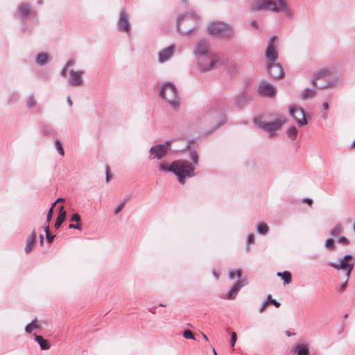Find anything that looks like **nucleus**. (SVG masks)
<instances>
[{
    "label": "nucleus",
    "mask_w": 355,
    "mask_h": 355,
    "mask_svg": "<svg viewBox=\"0 0 355 355\" xmlns=\"http://www.w3.org/2000/svg\"><path fill=\"white\" fill-rule=\"evenodd\" d=\"M15 17L19 20L20 30L24 33H31L38 23L37 12L32 9L28 2H21L16 8Z\"/></svg>",
    "instance_id": "nucleus-1"
},
{
    "label": "nucleus",
    "mask_w": 355,
    "mask_h": 355,
    "mask_svg": "<svg viewBox=\"0 0 355 355\" xmlns=\"http://www.w3.org/2000/svg\"><path fill=\"white\" fill-rule=\"evenodd\" d=\"M200 19V16L193 10L181 12L176 17V30L182 35H192L198 29Z\"/></svg>",
    "instance_id": "nucleus-2"
},
{
    "label": "nucleus",
    "mask_w": 355,
    "mask_h": 355,
    "mask_svg": "<svg viewBox=\"0 0 355 355\" xmlns=\"http://www.w3.org/2000/svg\"><path fill=\"white\" fill-rule=\"evenodd\" d=\"M225 107L226 105L224 101L214 102L210 108L205 112L204 120L211 123L214 128H220L226 121V116L224 114Z\"/></svg>",
    "instance_id": "nucleus-3"
},
{
    "label": "nucleus",
    "mask_w": 355,
    "mask_h": 355,
    "mask_svg": "<svg viewBox=\"0 0 355 355\" xmlns=\"http://www.w3.org/2000/svg\"><path fill=\"white\" fill-rule=\"evenodd\" d=\"M173 174H174L181 184H184L187 180L196 176V168L189 164V161L178 159L174 161Z\"/></svg>",
    "instance_id": "nucleus-4"
},
{
    "label": "nucleus",
    "mask_w": 355,
    "mask_h": 355,
    "mask_svg": "<svg viewBox=\"0 0 355 355\" xmlns=\"http://www.w3.org/2000/svg\"><path fill=\"white\" fill-rule=\"evenodd\" d=\"M159 96L174 110L180 105V98L175 85L171 82L164 83L159 89Z\"/></svg>",
    "instance_id": "nucleus-5"
},
{
    "label": "nucleus",
    "mask_w": 355,
    "mask_h": 355,
    "mask_svg": "<svg viewBox=\"0 0 355 355\" xmlns=\"http://www.w3.org/2000/svg\"><path fill=\"white\" fill-rule=\"evenodd\" d=\"M116 29L119 33L125 34L128 37L132 35V25L130 21V15L124 8L120 10L116 21Z\"/></svg>",
    "instance_id": "nucleus-6"
},
{
    "label": "nucleus",
    "mask_w": 355,
    "mask_h": 355,
    "mask_svg": "<svg viewBox=\"0 0 355 355\" xmlns=\"http://www.w3.org/2000/svg\"><path fill=\"white\" fill-rule=\"evenodd\" d=\"M254 124L260 129L268 132L270 138L275 136V131L281 129L282 125L286 123V119L280 117L272 121H265L261 118L254 119Z\"/></svg>",
    "instance_id": "nucleus-7"
},
{
    "label": "nucleus",
    "mask_w": 355,
    "mask_h": 355,
    "mask_svg": "<svg viewBox=\"0 0 355 355\" xmlns=\"http://www.w3.org/2000/svg\"><path fill=\"white\" fill-rule=\"evenodd\" d=\"M171 143L172 141H166L162 144H156L150 147L148 159L150 160H161L165 157L171 150Z\"/></svg>",
    "instance_id": "nucleus-8"
},
{
    "label": "nucleus",
    "mask_w": 355,
    "mask_h": 355,
    "mask_svg": "<svg viewBox=\"0 0 355 355\" xmlns=\"http://www.w3.org/2000/svg\"><path fill=\"white\" fill-rule=\"evenodd\" d=\"M250 10L252 12L270 10L273 12H282L278 8L277 3L273 0H257L250 4Z\"/></svg>",
    "instance_id": "nucleus-9"
},
{
    "label": "nucleus",
    "mask_w": 355,
    "mask_h": 355,
    "mask_svg": "<svg viewBox=\"0 0 355 355\" xmlns=\"http://www.w3.org/2000/svg\"><path fill=\"white\" fill-rule=\"evenodd\" d=\"M277 36H272L267 44L265 49L264 55L266 59L267 63H273L277 62L279 53L277 51Z\"/></svg>",
    "instance_id": "nucleus-10"
},
{
    "label": "nucleus",
    "mask_w": 355,
    "mask_h": 355,
    "mask_svg": "<svg viewBox=\"0 0 355 355\" xmlns=\"http://www.w3.org/2000/svg\"><path fill=\"white\" fill-rule=\"evenodd\" d=\"M199 69L202 72H206L212 70L216 67L217 63L219 62V58L217 54L210 55L203 58H197Z\"/></svg>",
    "instance_id": "nucleus-11"
},
{
    "label": "nucleus",
    "mask_w": 355,
    "mask_h": 355,
    "mask_svg": "<svg viewBox=\"0 0 355 355\" xmlns=\"http://www.w3.org/2000/svg\"><path fill=\"white\" fill-rule=\"evenodd\" d=\"M288 110L290 115L295 120L299 127L304 126L308 123V117L301 106L291 105Z\"/></svg>",
    "instance_id": "nucleus-12"
},
{
    "label": "nucleus",
    "mask_w": 355,
    "mask_h": 355,
    "mask_svg": "<svg viewBox=\"0 0 355 355\" xmlns=\"http://www.w3.org/2000/svg\"><path fill=\"white\" fill-rule=\"evenodd\" d=\"M193 54L196 59L201 58L202 60L207 55H214L215 53L210 51L209 40L206 39H200L195 46Z\"/></svg>",
    "instance_id": "nucleus-13"
},
{
    "label": "nucleus",
    "mask_w": 355,
    "mask_h": 355,
    "mask_svg": "<svg viewBox=\"0 0 355 355\" xmlns=\"http://www.w3.org/2000/svg\"><path fill=\"white\" fill-rule=\"evenodd\" d=\"M267 70L268 74L273 79H282L284 76V71L282 68L281 64L278 62H275L273 63H267L266 64Z\"/></svg>",
    "instance_id": "nucleus-14"
},
{
    "label": "nucleus",
    "mask_w": 355,
    "mask_h": 355,
    "mask_svg": "<svg viewBox=\"0 0 355 355\" xmlns=\"http://www.w3.org/2000/svg\"><path fill=\"white\" fill-rule=\"evenodd\" d=\"M353 257L351 254H346L339 259L338 263L329 261L327 264L337 270H344L352 266H354L352 261Z\"/></svg>",
    "instance_id": "nucleus-15"
},
{
    "label": "nucleus",
    "mask_w": 355,
    "mask_h": 355,
    "mask_svg": "<svg viewBox=\"0 0 355 355\" xmlns=\"http://www.w3.org/2000/svg\"><path fill=\"white\" fill-rule=\"evenodd\" d=\"M257 92L261 96L272 98L276 94V88L269 83L262 82L257 87Z\"/></svg>",
    "instance_id": "nucleus-16"
},
{
    "label": "nucleus",
    "mask_w": 355,
    "mask_h": 355,
    "mask_svg": "<svg viewBox=\"0 0 355 355\" xmlns=\"http://www.w3.org/2000/svg\"><path fill=\"white\" fill-rule=\"evenodd\" d=\"M175 47L176 46L175 44H171L168 46L159 51L157 54L158 62L160 64H164L170 60L175 51Z\"/></svg>",
    "instance_id": "nucleus-17"
},
{
    "label": "nucleus",
    "mask_w": 355,
    "mask_h": 355,
    "mask_svg": "<svg viewBox=\"0 0 355 355\" xmlns=\"http://www.w3.org/2000/svg\"><path fill=\"white\" fill-rule=\"evenodd\" d=\"M83 71L71 70L69 72L68 84L71 87H80L83 85Z\"/></svg>",
    "instance_id": "nucleus-18"
},
{
    "label": "nucleus",
    "mask_w": 355,
    "mask_h": 355,
    "mask_svg": "<svg viewBox=\"0 0 355 355\" xmlns=\"http://www.w3.org/2000/svg\"><path fill=\"white\" fill-rule=\"evenodd\" d=\"M182 150L185 151L187 158L190 160L189 164H192V166L195 167V166L198 164L199 155L196 149L187 146L186 148H183Z\"/></svg>",
    "instance_id": "nucleus-19"
},
{
    "label": "nucleus",
    "mask_w": 355,
    "mask_h": 355,
    "mask_svg": "<svg viewBox=\"0 0 355 355\" xmlns=\"http://www.w3.org/2000/svg\"><path fill=\"white\" fill-rule=\"evenodd\" d=\"M277 8L284 13L286 17L291 19L293 15V10L285 0H276Z\"/></svg>",
    "instance_id": "nucleus-20"
},
{
    "label": "nucleus",
    "mask_w": 355,
    "mask_h": 355,
    "mask_svg": "<svg viewBox=\"0 0 355 355\" xmlns=\"http://www.w3.org/2000/svg\"><path fill=\"white\" fill-rule=\"evenodd\" d=\"M52 60V58L46 52H40L35 55V64L39 67H43L49 64Z\"/></svg>",
    "instance_id": "nucleus-21"
},
{
    "label": "nucleus",
    "mask_w": 355,
    "mask_h": 355,
    "mask_svg": "<svg viewBox=\"0 0 355 355\" xmlns=\"http://www.w3.org/2000/svg\"><path fill=\"white\" fill-rule=\"evenodd\" d=\"M226 24L227 23L223 21H214L211 23L208 26L209 33L212 35L218 36L223 31V28H225Z\"/></svg>",
    "instance_id": "nucleus-22"
},
{
    "label": "nucleus",
    "mask_w": 355,
    "mask_h": 355,
    "mask_svg": "<svg viewBox=\"0 0 355 355\" xmlns=\"http://www.w3.org/2000/svg\"><path fill=\"white\" fill-rule=\"evenodd\" d=\"M234 34L235 31L234 27L228 24H226L225 28H223V31L220 32L218 37L221 39L230 40L234 36Z\"/></svg>",
    "instance_id": "nucleus-23"
},
{
    "label": "nucleus",
    "mask_w": 355,
    "mask_h": 355,
    "mask_svg": "<svg viewBox=\"0 0 355 355\" xmlns=\"http://www.w3.org/2000/svg\"><path fill=\"white\" fill-rule=\"evenodd\" d=\"M25 103L26 107L28 110H40L38 103L34 94H30L27 96V97L26 98Z\"/></svg>",
    "instance_id": "nucleus-24"
},
{
    "label": "nucleus",
    "mask_w": 355,
    "mask_h": 355,
    "mask_svg": "<svg viewBox=\"0 0 355 355\" xmlns=\"http://www.w3.org/2000/svg\"><path fill=\"white\" fill-rule=\"evenodd\" d=\"M37 238V232L35 230H33L31 235L27 238L24 251L26 254L31 252L33 248L34 243Z\"/></svg>",
    "instance_id": "nucleus-25"
},
{
    "label": "nucleus",
    "mask_w": 355,
    "mask_h": 355,
    "mask_svg": "<svg viewBox=\"0 0 355 355\" xmlns=\"http://www.w3.org/2000/svg\"><path fill=\"white\" fill-rule=\"evenodd\" d=\"M270 304H273L277 308L280 306V303L273 299L270 295H268L266 300L261 304L259 312L262 313Z\"/></svg>",
    "instance_id": "nucleus-26"
},
{
    "label": "nucleus",
    "mask_w": 355,
    "mask_h": 355,
    "mask_svg": "<svg viewBox=\"0 0 355 355\" xmlns=\"http://www.w3.org/2000/svg\"><path fill=\"white\" fill-rule=\"evenodd\" d=\"M174 161L169 164L166 161H162L158 164V168L161 172L163 173H172L173 171Z\"/></svg>",
    "instance_id": "nucleus-27"
},
{
    "label": "nucleus",
    "mask_w": 355,
    "mask_h": 355,
    "mask_svg": "<svg viewBox=\"0 0 355 355\" xmlns=\"http://www.w3.org/2000/svg\"><path fill=\"white\" fill-rule=\"evenodd\" d=\"M316 94L315 89L306 87L302 90L301 93V98L302 101H306L309 98H315Z\"/></svg>",
    "instance_id": "nucleus-28"
},
{
    "label": "nucleus",
    "mask_w": 355,
    "mask_h": 355,
    "mask_svg": "<svg viewBox=\"0 0 355 355\" xmlns=\"http://www.w3.org/2000/svg\"><path fill=\"white\" fill-rule=\"evenodd\" d=\"M297 355H309V347L307 344L299 343L294 349Z\"/></svg>",
    "instance_id": "nucleus-29"
},
{
    "label": "nucleus",
    "mask_w": 355,
    "mask_h": 355,
    "mask_svg": "<svg viewBox=\"0 0 355 355\" xmlns=\"http://www.w3.org/2000/svg\"><path fill=\"white\" fill-rule=\"evenodd\" d=\"M65 218H66V212L64 210V207L60 206L59 207V214H58V216L57 217L56 221L54 225L56 229H58L61 226L62 223L64 221Z\"/></svg>",
    "instance_id": "nucleus-30"
},
{
    "label": "nucleus",
    "mask_w": 355,
    "mask_h": 355,
    "mask_svg": "<svg viewBox=\"0 0 355 355\" xmlns=\"http://www.w3.org/2000/svg\"><path fill=\"white\" fill-rule=\"evenodd\" d=\"M333 69L329 67H324L317 70L314 75L316 76V78L318 80L322 79L327 76H329L332 73Z\"/></svg>",
    "instance_id": "nucleus-31"
},
{
    "label": "nucleus",
    "mask_w": 355,
    "mask_h": 355,
    "mask_svg": "<svg viewBox=\"0 0 355 355\" xmlns=\"http://www.w3.org/2000/svg\"><path fill=\"white\" fill-rule=\"evenodd\" d=\"M35 340L40 345L42 350H48L51 347L49 341L41 336L35 335Z\"/></svg>",
    "instance_id": "nucleus-32"
},
{
    "label": "nucleus",
    "mask_w": 355,
    "mask_h": 355,
    "mask_svg": "<svg viewBox=\"0 0 355 355\" xmlns=\"http://www.w3.org/2000/svg\"><path fill=\"white\" fill-rule=\"evenodd\" d=\"M240 289L241 288L239 287V286H237L236 284H234L231 287L229 292L227 293V295L225 296V299L229 300H234L236 297L237 294H238L239 291H240Z\"/></svg>",
    "instance_id": "nucleus-33"
},
{
    "label": "nucleus",
    "mask_w": 355,
    "mask_h": 355,
    "mask_svg": "<svg viewBox=\"0 0 355 355\" xmlns=\"http://www.w3.org/2000/svg\"><path fill=\"white\" fill-rule=\"evenodd\" d=\"M40 134L44 137L53 136L55 130L49 125H43L40 128Z\"/></svg>",
    "instance_id": "nucleus-34"
},
{
    "label": "nucleus",
    "mask_w": 355,
    "mask_h": 355,
    "mask_svg": "<svg viewBox=\"0 0 355 355\" xmlns=\"http://www.w3.org/2000/svg\"><path fill=\"white\" fill-rule=\"evenodd\" d=\"M277 275L284 281V284H288L292 281L291 273L289 271L278 272Z\"/></svg>",
    "instance_id": "nucleus-35"
},
{
    "label": "nucleus",
    "mask_w": 355,
    "mask_h": 355,
    "mask_svg": "<svg viewBox=\"0 0 355 355\" xmlns=\"http://www.w3.org/2000/svg\"><path fill=\"white\" fill-rule=\"evenodd\" d=\"M40 327V326L38 324L37 319H35V320H33L30 323H28L25 327V331L27 334H31L34 329H38Z\"/></svg>",
    "instance_id": "nucleus-36"
},
{
    "label": "nucleus",
    "mask_w": 355,
    "mask_h": 355,
    "mask_svg": "<svg viewBox=\"0 0 355 355\" xmlns=\"http://www.w3.org/2000/svg\"><path fill=\"white\" fill-rule=\"evenodd\" d=\"M269 232V227L265 223H259L257 226V232L260 235H266Z\"/></svg>",
    "instance_id": "nucleus-37"
},
{
    "label": "nucleus",
    "mask_w": 355,
    "mask_h": 355,
    "mask_svg": "<svg viewBox=\"0 0 355 355\" xmlns=\"http://www.w3.org/2000/svg\"><path fill=\"white\" fill-rule=\"evenodd\" d=\"M342 80V77L337 76L328 81L327 86H329V88H335L341 83Z\"/></svg>",
    "instance_id": "nucleus-38"
},
{
    "label": "nucleus",
    "mask_w": 355,
    "mask_h": 355,
    "mask_svg": "<svg viewBox=\"0 0 355 355\" xmlns=\"http://www.w3.org/2000/svg\"><path fill=\"white\" fill-rule=\"evenodd\" d=\"M298 130L296 127L291 126L286 131V135L292 141H295L297 137Z\"/></svg>",
    "instance_id": "nucleus-39"
},
{
    "label": "nucleus",
    "mask_w": 355,
    "mask_h": 355,
    "mask_svg": "<svg viewBox=\"0 0 355 355\" xmlns=\"http://www.w3.org/2000/svg\"><path fill=\"white\" fill-rule=\"evenodd\" d=\"M241 275H242V270L241 269H236V270H230L229 272H228V277L233 280L235 277H236L239 279H241Z\"/></svg>",
    "instance_id": "nucleus-40"
},
{
    "label": "nucleus",
    "mask_w": 355,
    "mask_h": 355,
    "mask_svg": "<svg viewBox=\"0 0 355 355\" xmlns=\"http://www.w3.org/2000/svg\"><path fill=\"white\" fill-rule=\"evenodd\" d=\"M246 100L245 96L244 94H241L237 96L234 100V103L236 105L241 107L243 105L245 101Z\"/></svg>",
    "instance_id": "nucleus-41"
},
{
    "label": "nucleus",
    "mask_w": 355,
    "mask_h": 355,
    "mask_svg": "<svg viewBox=\"0 0 355 355\" xmlns=\"http://www.w3.org/2000/svg\"><path fill=\"white\" fill-rule=\"evenodd\" d=\"M55 146L56 148V150H58V153L63 157L64 155V150L62 147V145L60 142V141L58 139H56L54 141Z\"/></svg>",
    "instance_id": "nucleus-42"
},
{
    "label": "nucleus",
    "mask_w": 355,
    "mask_h": 355,
    "mask_svg": "<svg viewBox=\"0 0 355 355\" xmlns=\"http://www.w3.org/2000/svg\"><path fill=\"white\" fill-rule=\"evenodd\" d=\"M254 242V234H250L248 235V239H247V241H246V244H245V250L246 252H250V245L251 243H253Z\"/></svg>",
    "instance_id": "nucleus-43"
},
{
    "label": "nucleus",
    "mask_w": 355,
    "mask_h": 355,
    "mask_svg": "<svg viewBox=\"0 0 355 355\" xmlns=\"http://www.w3.org/2000/svg\"><path fill=\"white\" fill-rule=\"evenodd\" d=\"M44 230L45 231L46 236V239H47L48 242L51 243L54 239L55 235H53L50 233L49 225H44Z\"/></svg>",
    "instance_id": "nucleus-44"
},
{
    "label": "nucleus",
    "mask_w": 355,
    "mask_h": 355,
    "mask_svg": "<svg viewBox=\"0 0 355 355\" xmlns=\"http://www.w3.org/2000/svg\"><path fill=\"white\" fill-rule=\"evenodd\" d=\"M342 227L340 225H336L334 228H332L330 231V234L336 236L340 234L342 232Z\"/></svg>",
    "instance_id": "nucleus-45"
},
{
    "label": "nucleus",
    "mask_w": 355,
    "mask_h": 355,
    "mask_svg": "<svg viewBox=\"0 0 355 355\" xmlns=\"http://www.w3.org/2000/svg\"><path fill=\"white\" fill-rule=\"evenodd\" d=\"M8 98L9 102L14 103L19 99V95L15 92H12L8 94Z\"/></svg>",
    "instance_id": "nucleus-46"
},
{
    "label": "nucleus",
    "mask_w": 355,
    "mask_h": 355,
    "mask_svg": "<svg viewBox=\"0 0 355 355\" xmlns=\"http://www.w3.org/2000/svg\"><path fill=\"white\" fill-rule=\"evenodd\" d=\"M324 245H325V247H327V248H329L331 250H335L334 241V239L331 238L327 239L326 240V241L324 243Z\"/></svg>",
    "instance_id": "nucleus-47"
},
{
    "label": "nucleus",
    "mask_w": 355,
    "mask_h": 355,
    "mask_svg": "<svg viewBox=\"0 0 355 355\" xmlns=\"http://www.w3.org/2000/svg\"><path fill=\"white\" fill-rule=\"evenodd\" d=\"M183 337L186 339H192V340L196 339L193 333L189 330H185L183 332Z\"/></svg>",
    "instance_id": "nucleus-48"
},
{
    "label": "nucleus",
    "mask_w": 355,
    "mask_h": 355,
    "mask_svg": "<svg viewBox=\"0 0 355 355\" xmlns=\"http://www.w3.org/2000/svg\"><path fill=\"white\" fill-rule=\"evenodd\" d=\"M240 288L246 286L248 284V279L246 278H243L242 279H239L237 282L235 283Z\"/></svg>",
    "instance_id": "nucleus-49"
},
{
    "label": "nucleus",
    "mask_w": 355,
    "mask_h": 355,
    "mask_svg": "<svg viewBox=\"0 0 355 355\" xmlns=\"http://www.w3.org/2000/svg\"><path fill=\"white\" fill-rule=\"evenodd\" d=\"M125 205V201H123L122 202H121L119 205H118L115 209H114V214H119L124 207Z\"/></svg>",
    "instance_id": "nucleus-50"
},
{
    "label": "nucleus",
    "mask_w": 355,
    "mask_h": 355,
    "mask_svg": "<svg viewBox=\"0 0 355 355\" xmlns=\"http://www.w3.org/2000/svg\"><path fill=\"white\" fill-rule=\"evenodd\" d=\"M338 243L343 244V245H347L349 244V240L345 237V236H340L338 238Z\"/></svg>",
    "instance_id": "nucleus-51"
},
{
    "label": "nucleus",
    "mask_w": 355,
    "mask_h": 355,
    "mask_svg": "<svg viewBox=\"0 0 355 355\" xmlns=\"http://www.w3.org/2000/svg\"><path fill=\"white\" fill-rule=\"evenodd\" d=\"M70 220L72 222L74 221L76 222L77 223H79L80 221V216H79L78 214L75 213L71 216Z\"/></svg>",
    "instance_id": "nucleus-52"
},
{
    "label": "nucleus",
    "mask_w": 355,
    "mask_h": 355,
    "mask_svg": "<svg viewBox=\"0 0 355 355\" xmlns=\"http://www.w3.org/2000/svg\"><path fill=\"white\" fill-rule=\"evenodd\" d=\"M236 339H237L236 334L235 332H232L231 334V340H230L232 347H234L235 345Z\"/></svg>",
    "instance_id": "nucleus-53"
},
{
    "label": "nucleus",
    "mask_w": 355,
    "mask_h": 355,
    "mask_svg": "<svg viewBox=\"0 0 355 355\" xmlns=\"http://www.w3.org/2000/svg\"><path fill=\"white\" fill-rule=\"evenodd\" d=\"M354 266H350V267H348V268H345V269L343 270V271H345V272L346 277H347V278H346V279H347V280L349 279V276H350V275H351V272H352V270H353V268H354Z\"/></svg>",
    "instance_id": "nucleus-54"
},
{
    "label": "nucleus",
    "mask_w": 355,
    "mask_h": 355,
    "mask_svg": "<svg viewBox=\"0 0 355 355\" xmlns=\"http://www.w3.org/2000/svg\"><path fill=\"white\" fill-rule=\"evenodd\" d=\"M75 63H76V61L74 60H72V59L69 60L66 62L65 67L69 69V68L73 67L75 64Z\"/></svg>",
    "instance_id": "nucleus-55"
},
{
    "label": "nucleus",
    "mask_w": 355,
    "mask_h": 355,
    "mask_svg": "<svg viewBox=\"0 0 355 355\" xmlns=\"http://www.w3.org/2000/svg\"><path fill=\"white\" fill-rule=\"evenodd\" d=\"M53 207H51L47 213V215H46V220L47 222H49L50 220L52 218V216H53Z\"/></svg>",
    "instance_id": "nucleus-56"
},
{
    "label": "nucleus",
    "mask_w": 355,
    "mask_h": 355,
    "mask_svg": "<svg viewBox=\"0 0 355 355\" xmlns=\"http://www.w3.org/2000/svg\"><path fill=\"white\" fill-rule=\"evenodd\" d=\"M347 282H348V280H347V279H346V280L340 285V286L339 288V290L340 292H343L346 289Z\"/></svg>",
    "instance_id": "nucleus-57"
},
{
    "label": "nucleus",
    "mask_w": 355,
    "mask_h": 355,
    "mask_svg": "<svg viewBox=\"0 0 355 355\" xmlns=\"http://www.w3.org/2000/svg\"><path fill=\"white\" fill-rule=\"evenodd\" d=\"M69 227L70 229H76V230H81V227H80V225H79V223H77V224H76V225H75V224L71 223V224H70V225H69Z\"/></svg>",
    "instance_id": "nucleus-58"
},
{
    "label": "nucleus",
    "mask_w": 355,
    "mask_h": 355,
    "mask_svg": "<svg viewBox=\"0 0 355 355\" xmlns=\"http://www.w3.org/2000/svg\"><path fill=\"white\" fill-rule=\"evenodd\" d=\"M111 179V175H110V170L107 166H106V175H105V181L107 182H110Z\"/></svg>",
    "instance_id": "nucleus-59"
},
{
    "label": "nucleus",
    "mask_w": 355,
    "mask_h": 355,
    "mask_svg": "<svg viewBox=\"0 0 355 355\" xmlns=\"http://www.w3.org/2000/svg\"><path fill=\"white\" fill-rule=\"evenodd\" d=\"M67 69L68 68L64 66V68L60 71V74L62 77H65L67 76Z\"/></svg>",
    "instance_id": "nucleus-60"
},
{
    "label": "nucleus",
    "mask_w": 355,
    "mask_h": 355,
    "mask_svg": "<svg viewBox=\"0 0 355 355\" xmlns=\"http://www.w3.org/2000/svg\"><path fill=\"white\" fill-rule=\"evenodd\" d=\"M318 80V79L316 78V76L315 75H313V78L311 80V84L312 85V86L316 87Z\"/></svg>",
    "instance_id": "nucleus-61"
},
{
    "label": "nucleus",
    "mask_w": 355,
    "mask_h": 355,
    "mask_svg": "<svg viewBox=\"0 0 355 355\" xmlns=\"http://www.w3.org/2000/svg\"><path fill=\"white\" fill-rule=\"evenodd\" d=\"M250 26L253 28H255V29H258L259 28V25H258V23L257 22V21L255 20H253L251 21L250 23Z\"/></svg>",
    "instance_id": "nucleus-62"
},
{
    "label": "nucleus",
    "mask_w": 355,
    "mask_h": 355,
    "mask_svg": "<svg viewBox=\"0 0 355 355\" xmlns=\"http://www.w3.org/2000/svg\"><path fill=\"white\" fill-rule=\"evenodd\" d=\"M212 274L216 280L219 279L220 275L215 270H213Z\"/></svg>",
    "instance_id": "nucleus-63"
},
{
    "label": "nucleus",
    "mask_w": 355,
    "mask_h": 355,
    "mask_svg": "<svg viewBox=\"0 0 355 355\" xmlns=\"http://www.w3.org/2000/svg\"><path fill=\"white\" fill-rule=\"evenodd\" d=\"M67 102L69 107H71L73 105V102L69 96L67 98Z\"/></svg>",
    "instance_id": "nucleus-64"
}]
</instances>
